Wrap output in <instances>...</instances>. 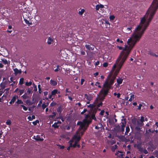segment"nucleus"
Returning a JSON list of instances; mask_svg holds the SVG:
<instances>
[{
	"label": "nucleus",
	"instance_id": "nucleus-37",
	"mask_svg": "<svg viewBox=\"0 0 158 158\" xmlns=\"http://www.w3.org/2000/svg\"><path fill=\"white\" fill-rule=\"evenodd\" d=\"M27 93L28 94H32V92L31 90H30L29 89H28L27 91Z\"/></svg>",
	"mask_w": 158,
	"mask_h": 158
},
{
	"label": "nucleus",
	"instance_id": "nucleus-22",
	"mask_svg": "<svg viewBox=\"0 0 158 158\" xmlns=\"http://www.w3.org/2000/svg\"><path fill=\"white\" fill-rule=\"evenodd\" d=\"M130 131V128L128 126H127L126 127V132H125V135H127L129 131Z\"/></svg>",
	"mask_w": 158,
	"mask_h": 158
},
{
	"label": "nucleus",
	"instance_id": "nucleus-15",
	"mask_svg": "<svg viewBox=\"0 0 158 158\" xmlns=\"http://www.w3.org/2000/svg\"><path fill=\"white\" fill-rule=\"evenodd\" d=\"M104 87L105 89L103 90V93L104 95H106L107 94L108 90L110 88H107L105 87Z\"/></svg>",
	"mask_w": 158,
	"mask_h": 158
},
{
	"label": "nucleus",
	"instance_id": "nucleus-43",
	"mask_svg": "<svg viewBox=\"0 0 158 158\" xmlns=\"http://www.w3.org/2000/svg\"><path fill=\"white\" fill-rule=\"evenodd\" d=\"M108 64L107 62H104L103 64V66L104 67H106L107 66Z\"/></svg>",
	"mask_w": 158,
	"mask_h": 158
},
{
	"label": "nucleus",
	"instance_id": "nucleus-63",
	"mask_svg": "<svg viewBox=\"0 0 158 158\" xmlns=\"http://www.w3.org/2000/svg\"><path fill=\"white\" fill-rule=\"evenodd\" d=\"M31 120H32L35 118V116L33 115H32L31 116Z\"/></svg>",
	"mask_w": 158,
	"mask_h": 158
},
{
	"label": "nucleus",
	"instance_id": "nucleus-18",
	"mask_svg": "<svg viewBox=\"0 0 158 158\" xmlns=\"http://www.w3.org/2000/svg\"><path fill=\"white\" fill-rule=\"evenodd\" d=\"M23 102L21 100H19V99H18L15 102V104H17L16 105L17 106H18L19 104H23Z\"/></svg>",
	"mask_w": 158,
	"mask_h": 158
},
{
	"label": "nucleus",
	"instance_id": "nucleus-25",
	"mask_svg": "<svg viewBox=\"0 0 158 158\" xmlns=\"http://www.w3.org/2000/svg\"><path fill=\"white\" fill-rule=\"evenodd\" d=\"M95 106V105L94 104H90L89 105H87V107L91 109L93 108Z\"/></svg>",
	"mask_w": 158,
	"mask_h": 158
},
{
	"label": "nucleus",
	"instance_id": "nucleus-17",
	"mask_svg": "<svg viewBox=\"0 0 158 158\" xmlns=\"http://www.w3.org/2000/svg\"><path fill=\"white\" fill-rule=\"evenodd\" d=\"M85 98H86L89 101H90L91 100V97L90 96L88 95L87 94H85L84 95Z\"/></svg>",
	"mask_w": 158,
	"mask_h": 158
},
{
	"label": "nucleus",
	"instance_id": "nucleus-35",
	"mask_svg": "<svg viewBox=\"0 0 158 158\" xmlns=\"http://www.w3.org/2000/svg\"><path fill=\"white\" fill-rule=\"evenodd\" d=\"M137 125L138 126H142L143 125V123H142L141 122V123H140L139 121H137Z\"/></svg>",
	"mask_w": 158,
	"mask_h": 158
},
{
	"label": "nucleus",
	"instance_id": "nucleus-55",
	"mask_svg": "<svg viewBox=\"0 0 158 158\" xmlns=\"http://www.w3.org/2000/svg\"><path fill=\"white\" fill-rule=\"evenodd\" d=\"M140 128L139 127V126H137L136 127H135V129L138 130V131H139V130H140Z\"/></svg>",
	"mask_w": 158,
	"mask_h": 158
},
{
	"label": "nucleus",
	"instance_id": "nucleus-34",
	"mask_svg": "<svg viewBox=\"0 0 158 158\" xmlns=\"http://www.w3.org/2000/svg\"><path fill=\"white\" fill-rule=\"evenodd\" d=\"M24 89H19V94L20 95H21L22 94H23L24 92Z\"/></svg>",
	"mask_w": 158,
	"mask_h": 158
},
{
	"label": "nucleus",
	"instance_id": "nucleus-51",
	"mask_svg": "<svg viewBox=\"0 0 158 158\" xmlns=\"http://www.w3.org/2000/svg\"><path fill=\"white\" fill-rule=\"evenodd\" d=\"M60 68H56V69H55L54 71L55 72H58V71H60Z\"/></svg>",
	"mask_w": 158,
	"mask_h": 158
},
{
	"label": "nucleus",
	"instance_id": "nucleus-28",
	"mask_svg": "<svg viewBox=\"0 0 158 158\" xmlns=\"http://www.w3.org/2000/svg\"><path fill=\"white\" fill-rule=\"evenodd\" d=\"M142 151H143L140 152L141 153L143 152L145 154H147L148 153V151L147 150H146L145 148L144 149L143 148V149Z\"/></svg>",
	"mask_w": 158,
	"mask_h": 158
},
{
	"label": "nucleus",
	"instance_id": "nucleus-27",
	"mask_svg": "<svg viewBox=\"0 0 158 158\" xmlns=\"http://www.w3.org/2000/svg\"><path fill=\"white\" fill-rule=\"evenodd\" d=\"M62 110V109L61 106L59 107L57 109V111L58 113H61Z\"/></svg>",
	"mask_w": 158,
	"mask_h": 158
},
{
	"label": "nucleus",
	"instance_id": "nucleus-21",
	"mask_svg": "<svg viewBox=\"0 0 158 158\" xmlns=\"http://www.w3.org/2000/svg\"><path fill=\"white\" fill-rule=\"evenodd\" d=\"M21 97L24 99H25L29 98V97L28 96L27 94L26 93H25Z\"/></svg>",
	"mask_w": 158,
	"mask_h": 158
},
{
	"label": "nucleus",
	"instance_id": "nucleus-30",
	"mask_svg": "<svg viewBox=\"0 0 158 158\" xmlns=\"http://www.w3.org/2000/svg\"><path fill=\"white\" fill-rule=\"evenodd\" d=\"M48 103H47V105H46L44 103L42 105V107L43 109H44L45 108H46V107L47 106H48Z\"/></svg>",
	"mask_w": 158,
	"mask_h": 158
},
{
	"label": "nucleus",
	"instance_id": "nucleus-64",
	"mask_svg": "<svg viewBox=\"0 0 158 158\" xmlns=\"http://www.w3.org/2000/svg\"><path fill=\"white\" fill-rule=\"evenodd\" d=\"M68 98L71 101H72L73 100V98H71V97L69 96Z\"/></svg>",
	"mask_w": 158,
	"mask_h": 158
},
{
	"label": "nucleus",
	"instance_id": "nucleus-49",
	"mask_svg": "<svg viewBox=\"0 0 158 158\" xmlns=\"http://www.w3.org/2000/svg\"><path fill=\"white\" fill-rule=\"evenodd\" d=\"M22 108H23V110H24L25 111H27V108L24 105Z\"/></svg>",
	"mask_w": 158,
	"mask_h": 158
},
{
	"label": "nucleus",
	"instance_id": "nucleus-42",
	"mask_svg": "<svg viewBox=\"0 0 158 158\" xmlns=\"http://www.w3.org/2000/svg\"><path fill=\"white\" fill-rule=\"evenodd\" d=\"M39 121L38 120H36L35 121L33 122H32L33 124L34 125H36L37 124L39 123Z\"/></svg>",
	"mask_w": 158,
	"mask_h": 158
},
{
	"label": "nucleus",
	"instance_id": "nucleus-31",
	"mask_svg": "<svg viewBox=\"0 0 158 158\" xmlns=\"http://www.w3.org/2000/svg\"><path fill=\"white\" fill-rule=\"evenodd\" d=\"M85 10L84 9H81L80 11L79 12V14L80 15H82L84 12Z\"/></svg>",
	"mask_w": 158,
	"mask_h": 158
},
{
	"label": "nucleus",
	"instance_id": "nucleus-62",
	"mask_svg": "<svg viewBox=\"0 0 158 158\" xmlns=\"http://www.w3.org/2000/svg\"><path fill=\"white\" fill-rule=\"evenodd\" d=\"M134 95H132L130 96V98L132 99H134Z\"/></svg>",
	"mask_w": 158,
	"mask_h": 158
},
{
	"label": "nucleus",
	"instance_id": "nucleus-5",
	"mask_svg": "<svg viewBox=\"0 0 158 158\" xmlns=\"http://www.w3.org/2000/svg\"><path fill=\"white\" fill-rule=\"evenodd\" d=\"M54 40L51 37H49L47 39V43L49 45L53 44L54 43Z\"/></svg>",
	"mask_w": 158,
	"mask_h": 158
},
{
	"label": "nucleus",
	"instance_id": "nucleus-26",
	"mask_svg": "<svg viewBox=\"0 0 158 158\" xmlns=\"http://www.w3.org/2000/svg\"><path fill=\"white\" fill-rule=\"evenodd\" d=\"M32 84V82L30 81L29 82H25V85L27 86H30Z\"/></svg>",
	"mask_w": 158,
	"mask_h": 158
},
{
	"label": "nucleus",
	"instance_id": "nucleus-56",
	"mask_svg": "<svg viewBox=\"0 0 158 158\" xmlns=\"http://www.w3.org/2000/svg\"><path fill=\"white\" fill-rule=\"evenodd\" d=\"M98 75V72H96L95 73H94V76L95 77H96Z\"/></svg>",
	"mask_w": 158,
	"mask_h": 158
},
{
	"label": "nucleus",
	"instance_id": "nucleus-1",
	"mask_svg": "<svg viewBox=\"0 0 158 158\" xmlns=\"http://www.w3.org/2000/svg\"><path fill=\"white\" fill-rule=\"evenodd\" d=\"M158 9V0H153L146 14L141 19L140 24L135 27L131 37L128 39L127 45L123 49L122 47L117 46L119 50H123L112 67L113 70L117 68L115 73V75L119 73L131 51L141 39Z\"/></svg>",
	"mask_w": 158,
	"mask_h": 158
},
{
	"label": "nucleus",
	"instance_id": "nucleus-41",
	"mask_svg": "<svg viewBox=\"0 0 158 158\" xmlns=\"http://www.w3.org/2000/svg\"><path fill=\"white\" fill-rule=\"evenodd\" d=\"M104 112L105 111L104 110H102L101 111L99 114L102 116H103L104 115Z\"/></svg>",
	"mask_w": 158,
	"mask_h": 158
},
{
	"label": "nucleus",
	"instance_id": "nucleus-50",
	"mask_svg": "<svg viewBox=\"0 0 158 158\" xmlns=\"http://www.w3.org/2000/svg\"><path fill=\"white\" fill-rule=\"evenodd\" d=\"M99 64H100L99 61H97V62H95V65L96 66H98V65H99Z\"/></svg>",
	"mask_w": 158,
	"mask_h": 158
},
{
	"label": "nucleus",
	"instance_id": "nucleus-19",
	"mask_svg": "<svg viewBox=\"0 0 158 158\" xmlns=\"http://www.w3.org/2000/svg\"><path fill=\"white\" fill-rule=\"evenodd\" d=\"M131 27H127L126 28V33H130L131 32Z\"/></svg>",
	"mask_w": 158,
	"mask_h": 158
},
{
	"label": "nucleus",
	"instance_id": "nucleus-60",
	"mask_svg": "<svg viewBox=\"0 0 158 158\" xmlns=\"http://www.w3.org/2000/svg\"><path fill=\"white\" fill-rule=\"evenodd\" d=\"M65 91L67 93H71V91H69L68 88H66V89Z\"/></svg>",
	"mask_w": 158,
	"mask_h": 158
},
{
	"label": "nucleus",
	"instance_id": "nucleus-4",
	"mask_svg": "<svg viewBox=\"0 0 158 158\" xmlns=\"http://www.w3.org/2000/svg\"><path fill=\"white\" fill-rule=\"evenodd\" d=\"M5 88V85L4 84H1L0 85V96L4 92V89Z\"/></svg>",
	"mask_w": 158,
	"mask_h": 158
},
{
	"label": "nucleus",
	"instance_id": "nucleus-8",
	"mask_svg": "<svg viewBox=\"0 0 158 158\" xmlns=\"http://www.w3.org/2000/svg\"><path fill=\"white\" fill-rule=\"evenodd\" d=\"M33 138L37 141H43L44 139L43 138H40V135H38L35 136H34Z\"/></svg>",
	"mask_w": 158,
	"mask_h": 158
},
{
	"label": "nucleus",
	"instance_id": "nucleus-46",
	"mask_svg": "<svg viewBox=\"0 0 158 158\" xmlns=\"http://www.w3.org/2000/svg\"><path fill=\"white\" fill-rule=\"evenodd\" d=\"M142 105L141 104H140L138 106L137 109L138 110H140L141 109V107L142 106Z\"/></svg>",
	"mask_w": 158,
	"mask_h": 158
},
{
	"label": "nucleus",
	"instance_id": "nucleus-47",
	"mask_svg": "<svg viewBox=\"0 0 158 158\" xmlns=\"http://www.w3.org/2000/svg\"><path fill=\"white\" fill-rule=\"evenodd\" d=\"M9 88H6L5 89H4V92L5 91H6V93L7 94L9 93Z\"/></svg>",
	"mask_w": 158,
	"mask_h": 158
},
{
	"label": "nucleus",
	"instance_id": "nucleus-10",
	"mask_svg": "<svg viewBox=\"0 0 158 158\" xmlns=\"http://www.w3.org/2000/svg\"><path fill=\"white\" fill-rule=\"evenodd\" d=\"M136 147L139 150V151L140 152L143 151L142 150L143 148L142 147V145L141 143H138Z\"/></svg>",
	"mask_w": 158,
	"mask_h": 158
},
{
	"label": "nucleus",
	"instance_id": "nucleus-53",
	"mask_svg": "<svg viewBox=\"0 0 158 158\" xmlns=\"http://www.w3.org/2000/svg\"><path fill=\"white\" fill-rule=\"evenodd\" d=\"M48 92L47 91H45L44 92V95L45 96H46L48 94Z\"/></svg>",
	"mask_w": 158,
	"mask_h": 158
},
{
	"label": "nucleus",
	"instance_id": "nucleus-2",
	"mask_svg": "<svg viewBox=\"0 0 158 158\" xmlns=\"http://www.w3.org/2000/svg\"><path fill=\"white\" fill-rule=\"evenodd\" d=\"M85 115V118L83 121L78 122L77 123V125H80V127L79 128V131L77 132L70 140L71 146H73L74 147L77 146L79 148L80 145L78 144V143L80 139V136L83 134L89 124L91 123L92 119L95 121L97 120L95 114L94 113L92 114L91 116L88 114Z\"/></svg>",
	"mask_w": 158,
	"mask_h": 158
},
{
	"label": "nucleus",
	"instance_id": "nucleus-7",
	"mask_svg": "<svg viewBox=\"0 0 158 158\" xmlns=\"http://www.w3.org/2000/svg\"><path fill=\"white\" fill-rule=\"evenodd\" d=\"M92 47L90 45L86 44L85 47L86 48L89 50L93 51L94 49V46L93 45H92Z\"/></svg>",
	"mask_w": 158,
	"mask_h": 158
},
{
	"label": "nucleus",
	"instance_id": "nucleus-13",
	"mask_svg": "<svg viewBox=\"0 0 158 158\" xmlns=\"http://www.w3.org/2000/svg\"><path fill=\"white\" fill-rule=\"evenodd\" d=\"M123 79L121 77H119L117 79V85L119 87V85L122 84L123 81Z\"/></svg>",
	"mask_w": 158,
	"mask_h": 158
},
{
	"label": "nucleus",
	"instance_id": "nucleus-39",
	"mask_svg": "<svg viewBox=\"0 0 158 158\" xmlns=\"http://www.w3.org/2000/svg\"><path fill=\"white\" fill-rule=\"evenodd\" d=\"M3 63L5 64H7L8 62L6 60L4 59L2 60Z\"/></svg>",
	"mask_w": 158,
	"mask_h": 158
},
{
	"label": "nucleus",
	"instance_id": "nucleus-29",
	"mask_svg": "<svg viewBox=\"0 0 158 158\" xmlns=\"http://www.w3.org/2000/svg\"><path fill=\"white\" fill-rule=\"evenodd\" d=\"M24 82V79L23 78H21L20 79L19 81V84L20 85H22L23 83Z\"/></svg>",
	"mask_w": 158,
	"mask_h": 158
},
{
	"label": "nucleus",
	"instance_id": "nucleus-38",
	"mask_svg": "<svg viewBox=\"0 0 158 158\" xmlns=\"http://www.w3.org/2000/svg\"><path fill=\"white\" fill-rule=\"evenodd\" d=\"M114 15H111L110 16L109 18L110 20H113L114 19Z\"/></svg>",
	"mask_w": 158,
	"mask_h": 158
},
{
	"label": "nucleus",
	"instance_id": "nucleus-11",
	"mask_svg": "<svg viewBox=\"0 0 158 158\" xmlns=\"http://www.w3.org/2000/svg\"><path fill=\"white\" fill-rule=\"evenodd\" d=\"M104 7V5L101 4L97 5L95 6V9L96 10H98L99 9H102Z\"/></svg>",
	"mask_w": 158,
	"mask_h": 158
},
{
	"label": "nucleus",
	"instance_id": "nucleus-57",
	"mask_svg": "<svg viewBox=\"0 0 158 158\" xmlns=\"http://www.w3.org/2000/svg\"><path fill=\"white\" fill-rule=\"evenodd\" d=\"M149 54L150 55H151V56H154V53L153 52H149Z\"/></svg>",
	"mask_w": 158,
	"mask_h": 158
},
{
	"label": "nucleus",
	"instance_id": "nucleus-52",
	"mask_svg": "<svg viewBox=\"0 0 158 158\" xmlns=\"http://www.w3.org/2000/svg\"><path fill=\"white\" fill-rule=\"evenodd\" d=\"M52 96H53V95H51V94H50V95H49V97H48L50 99H51L52 100H53V98H52Z\"/></svg>",
	"mask_w": 158,
	"mask_h": 158
},
{
	"label": "nucleus",
	"instance_id": "nucleus-6",
	"mask_svg": "<svg viewBox=\"0 0 158 158\" xmlns=\"http://www.w3.org/2000/svg\"><path fill=\"white\" fill-rule=\"evenodd\" d=\"M115 155L117 156V158H124L123 157V154L120 151H118L117 152H116Z\"/></svg>",
	"mask_w": 158,
	"mask_h": 158
},
{
	"label": "nucleus",
	"instance_id": "nucleus-61",
	"mask_svg": "<svg viewBox=\"0 0 158 158\" xmlns=\"http://www.w3.org/2000/svg\"><path fill=\"white\" fill-rule=\"evenodd\" d=\"M116 96H117V98H119L120 97V94L119 93H118Z\"/></svg>",
	"mask_w": 158,
	"mask_h": 158
},
{
	"label": "nucleus",
	"instance_id": "nucleus-23",
	"mask_svg": "<svg viewBox=\"0 0 158 158\" xmlns=\"http://www.w3.org/2000/svg\"><path fill=\"white\" fill-rule=\"evenodd\" d=\"M52 126L55 128H57L59 127V126L57 125V123L56 122L55 123L53 124L52 125Z\"/></svg>",
	"mask_w": 158,
	"mask_h": 158
},
{
	"label": "nucleus",
	"instance_id": "nucleus-48",
	"mask_svg": "<svg viewBox=\"0 0 158 158\" xmlns=\"http://www.w3.org/2000/svg\"><path fill=\"white\" fill-rule=\"evenodd\" d=\"M69 146L67 148V150H70V147H73L74 148L73 146H70V141L69 142Z\"/></svg>",
	"mask_w": 158,
	"mask_h": 158
},
{
	"label": "nucleus",
	"instance_id": "nucleus-32",
	"mask_svg": "<svg viewBox=\"0 0 158 158\" xmlns=\"http://www.w3.org/2000/svg\"><path fill=\"white\" fill-rule=\"evenodd\" d=\"M32 85L34 87V91H36L37 90L36 86L34 83L32 84Z\"/></svg>",
	"mask_w": 158,
	"mask_h": 158
},
{
	"label": "nucleus",
	"instance_id": "nucleus-16",
	"mask_svg": "<svg viewBox=\"0 0 158 158\" xmlns=\"http://www.w3.org/2000/svg\"><path fill=\"white\" fill-rule=\"evenodd\" d=\"M118 148V146L115 144L114 146H112L111 147V150L112 152H114L115 149H116Z\"/></svg>",
	"mask_w": 158,
	"mask_h": 158
},
{
	"label": "nucleus",
	"instance_id": "nucleus-33",
	"mask_svg": "<svg viewBox=\"0 0 158 158\" xmlns=\"http://www.w3.org/2000/svg\"><path fill=\"white\" fill-rule=\"evenodd\" d=\"M24 21L26 23L28 24L29 25H31L32 24L31 23H30L29 22V21L26 19H24Z\"/></svg>",
	"mask_w": 158,
	"mask_h": 158
},
{
	"label": "nucleus",
	"instance_id": "nucleus-12",
	"mask_svg": "<svg viewBox=\"0 0 158 158\" xmlns=\"http://www.w3.org/2000/svg\"><path fill=\"white\" fill-rule=\"evenodd\" d=\"M14 71L15 72V74L17 75L18 74H21L22 72L20 69L19 70L17 68H15L13 69Z\"/></svg>",
	"mask_w": 158,
	"mask_h": 158
},
{
	"label": "nucleus",
	"instance_id": "nucleus-24",
	"mask_svg": "<svg viewBox=\"0 0 158 158\" xmlns=\"http://www.w3.org/2000/svg\"><path fill=\"white\" fill-rule=\"evenodd\" d=\"M6 123L7 125L10 126L11 124V122L10 120L8 119Z\"/></svg>",
	"mask_w": 158,
	"mask_h": 158
},
{
	"label": "nucleus",
	"instance_id": "nucleus-36",
	"mask_svg": "<svg viewBox=\"0 0 158 158\" xmlns=\"http://www.w3.org/2000/svg\"><path fill=\"white\" fill-rule=\"evenodd\" d=\"M122 125H121V128H124L125 127L126 123L122 122Z\"/></svg>",
	"mask_w": 158,
	"mask_h": 158
},
{
	"label": "nucleus",
	"instance_id": "nucleus-54",
	"mask_svg": "<svg viewBox=\"0 0 158 158\" xmlns=\"http://www.w3.org/2000/svg\"><path fill=\"white\" fill-rule=\"evenodd\" d=\"M87 111L86 109H84L83 111L81 113V114H83Z\"/></svg>",
	"mask_w": 158,
	"mask_h": 158
},
{
	"label": "nucleus",
	"instance_id": "nucleus-59",
	"mask_svg": "<svg viewBox=\"0 0 158 158\" xmlns=\"http://www.w3.org/2000/svg\"><path fill=\"white\" fill-rule=\"evenodd\" d=\"M85 52L84 51H81V54L82 55H85Z\"/></svg>",
	"mask_w": 158,
	"mask_h": 158
},
{
	"label": "nucleus",
	"instance_id": "nucleus-20",
	"mask_svg": "<svg viewBox=\"0 0 158 158\" xmlns=\"http://www.w3.org/2000/svg\"><path fill=\"white\" fill-rule=\"evenodd\" d=\"M18 98V96H14L12 97L11 100V101L12 102H13L14 103L16 101V98Z\"/></svg>",
	"mask_w": 158,
	"mask_h": 158
},
{
	"label": "nucleus",
	"instance_id": "nucleus-9",
	"mask_svg": "<svg viewBox=\"0 0 158 158\" xmlns=\"http://www.w3.org/2000/svg\"><path fill=\"white\" fill-rule=\"evenodd\" d=\"M51 95H53V97H54V96L56 94H59L60 92L58 91L57 89H54L51 91Z\"/></svg>",
	"mask_w": 158,
	"mask_h": 158
},
{
	"label": "nucleus",
	"instance_id": "nucleus-44",
	"mask_svg": "<svg viewBox=\"0 0 158 158\" xmlns=\"http://www.w3.org/2000/svg\"><path fill=\"white\" fill-rule=\"evenodd\" d=\"M116 41L118 42H119L121 43H123V41H122V40H120L119 39H117L116 40Z\"/></svg>",
	"mask_w": 158,
	"mask_h": 158
},
{
	"label": "nucleus",
	"instance_id": "nucleus-40",
	"mask_svg": "<svg viewBox=\"0 0 158 158\" xmlns=\"http://www.w3.org/2000/svg\"><path fill=\"white\" fill-rule=\"evenodd\" d=\"M140 121L141 122L143 123L144 121V117L142 116L141 117V118L140 119Z\"/></svg>",
	"mask_w": 158,
	"mask_h": 158
},
{
	"label": "nucleus",
	"instance_id": "nucleus-14",
	"mask_svg": "<svg viewBox=\"0 0 158 158\" xmlns=\"http://www.w3.org/2000/svg\"><path fill=\"white\" fill-rule=\"evenodd\" d=\"M50 84L52 86H56L57 84V82L51 79L50 81Z\"/></svg>",
	"mask_w": 158,
	"mask_h": 158
},
{
	"label": "nucleus",
	"instance_id": "nucleus-3",
	"mask_svg": "<svg viewBox=\"0 0 158 158\" xmlns=\"http://www.w3.org/2000/svg\"><path fill=\"white\" fill-rule=\"evenodd\" d=\"M117 68H115L116 69L114 72V76H115L114 77L111 79L109 82L108 80H106L103 85L104 87L107 88H110L111 85L113 84L114 82V81L115 79V76L118 75V74L117 75H115V73L117 69Z\"/></svg>",
	"mask_w": 158,
	"mask_h": 158
},
{
	"label": "nucleus",
	"instance_id": "nucleus-58",
	"mask_svg": "<svg viewBox=\"0 0 158 158\" xmlns=\"http://www.w3.org/2000/svg\"><path fill=\"white\" fill-rule=\"evenodd\" d=\"M102 103L101 102L98 104V107H99L100 106H102Z\"/></svg>",
	"mask_w": 158,
	"mask_h": 158
},
{
	"label": "nucleus",
	"instance_id": "nucleus-45",
	"mask_svg": "<svg viewBox=\"0 0 158 158\" xmlns=\"http://www.w3.org/2000/svg\"><path fill=\"white\" fill-rule=\"evenodd\" d=\"M56 104V103L55 102H52L50 104V106H55Z\"/></svg>",
	"mask_w": 158,
	"mask_h": 158
}]
</instances>
